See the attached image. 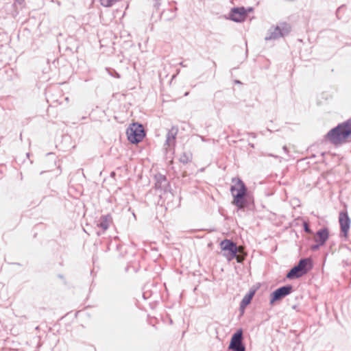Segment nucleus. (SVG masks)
Returning <instances> with one entry per match:
<instances>
[{"label": "nucleus", "mask_w": 351, "mask_h": 351, "mask_svg": "<svg viewBox=\"0 0 351 351\" xmlns=\"http://www.w3.org/2000/svg\"><path fill=\"white\" fill-rule=\"evenodd\" d=\"M326 138L332 144L337 145L351 140V119L338 124L326 135Z\"/></svg>", "instance_id": "1"}, {"label": "nucleus", "mask_w": 351, "mask_h": 351, "mask_svg": "<svg viewBox=\"0 0 351 351\" xmlns=\"http://www.w3.org/2000/svg\"><path fill=\"white\" fill-rule=\"evenodd\" d=\"M234 185L231 186L230 192L233 196L232 204L238 209H244L249 203L247 188L240 178H234Z\"/></svg>", "instance_id": "2"}, {"label": "nucleus", "mask_w": 351, "mask_h": 351, "mask_svg": "<svg viewBox=\"0 0 351 351\" xmlns=\"http://www.w3.org/2000/svg\"><path fill=\"white\" fill-rule=\"evenodd\" d=\"M291 31V27L287 23H280L276 27H271L265 38V40H276L287 35Z\"/></svg>", "instance_id": "3"}, {"label": "nucleus", "mask_w": 351, "mask_h": 351, "mask_svg": "<svg viewBox=\"0 0 351 351\" xmlns=\"http://www.w3.org/2000/svg\"><path fill=\"white\" fill-rule=\"evenodd\" d=\"M128 141L132 143L141 142L145 136V130L141 124L133 123L127 130Z\"/></svg>", "instance_id": "4"}, {"label": "nucleus", "mask_w": 351, "mask_h": 351, "mask_svg": "<svg viewBox=\"0 0 351 351\" xmlns=\"http://www.w3.org/2000/svg\"><path fill=\"white\" fill-rule=\"evenodd\" d=\"M293 290L291 285H287L276 289L270 294V304H274L276 301H280L285 297L289 295Z\"/></svg>", "instance_id": "5"}, {"label": "nucleus", "mask_w": 351, "mask_h": 351, "mask_svg": "<svg viewBox=\"0 0 351 351\" xmlns=\"http://www.w3.org/2000/svg\"><path fill=\"white\" fill-rule=\"evenodd\" d=\"M221 248L223 251L228 252L224 256L230 261L237 257V244L231 240L224 239L220 243Z\"/></svg>", "instance_id": "6"}, {"label": "nucleus", "mask_w": 351, "mask_h": 351, "mask_svg": "<svg viewBox=\"0 0 351 351\" xmlns=\"http://www.w3.org/2000/svg\"><path fill=\"white\" fill-rule=\"evenodd\" d=\"M230 19L234 22L243 21L247 16V10L244 7L233 8L230 12Z\"/></svg>", "instance_id": "7"}, {"label": "nucleus", "mask_w": 351, "mask_h": 351, "mask_svg": "<svg viewBox=\"0 0 351 351\" xmlns=\"http://www.w3.org/2000/svg\"><path fill=\"white\" fill-rule=\"evenodd\" d=\"M339 222L341 232L344 237H348V231L350 228L351 220L346 212H340L339 216Z\"/></svg>", "instance_id": "8"}, {"label": "nucleus", "mask_w": 351, "mask_h": 351, "mask_svg": "<svg viewBox=\"0 0 351 351\" xmlns=\"http://www.w3.org/2000/svg\"><path fill=\"white\" fill-rule=\"evenodd\" d=\"M155 189L156 190H160L166 192L167 191V188L169 186L166 176L158 173L155 176Z\"/></svg>", "instance_id": "9"}, {"label": "nucleus", "mask_w": 351, "mask_h": 351, "mask_svg": "<svg viewBox=\"0 0 351 351\" xmlns=\"http://www.w3.org/2000/svg\"><path fill=\"white\" fill-rule=\"evenodd\" d=\"M243 340V331L239 329L232 335L228 347L245 346Z\"/></svg>", "instance_id": "10"}, {"label": "nucleus", "mask_w": 351, "mask_h": 351, "mask_svg": "<svg viewBox=\"0 0 351 351\" xmlns=\"http://www.w3.org/2000/svg\"><path fill=\"white\" fill-rule=\"evenodd\" d=\"M112 222V217L110 214L102 215L100 217L97 222V226L102 229L104 233Z\"/></svg>", "instance_id": "11"}, {"label": "nucleus", "mask_w": 351, "mask_h": 351, "mask_svg": "<svg viewBox=\"0 0 351 351\" xmlns=\"http://www.w3.org/2000/svg\"><path fill=\"white\" fill-rule=\"evenodd\" d=\"M329 237V231L328 228H324L319 230L315 234V241L316 243H321V245H324Z\"/></svg>", "instance_id": "12"}, {"label": "nucleus", "mask_w": 351, "mask_h": 351, "mask_svg": "<svg viewBox=\"0 0 351 351\" xmlns=\"http://www.w3.org/2000/svg\"><path fill=\"white\" fill-rule=\"evenodd\" d=\"M297 265L302 271L304 272V275L306 274L313 267L311 259L308 258L300 259Z\"/></svg>", "instance_id": "13"}, {"label": "nucleus", "mask_w": 351, "mask_h": 351, "mask_svg": "<svg viewBox=\"0 0 351 351\" xmlns=\"http://www.w3.org/2000/svg\"><path fill=\"white\" fill-rule=\"evenodd\" d=\"M178 132V128L176 126H173L167 134L165 145L168 146L174 145Z\"/></svg>", "instance_id": "14"}, {"label": "nucleus", "mask_w": 351, "mask_h": 351, "mask_svg": "<svg viewBox=\"0 0 351 351\" xmlns=\"http://www.w3.org/2000/svg\"><path fill=\"white\" fill-rule=\"evenodd\" d=\"M304 275V272H302L298 265H296L289 270V271L287 274L286 277L288 279L293 280L299 278Z\"/></svg>", "instance_id": "15"}, {"label": "nucleus", "mask_w": 351, "mask_h": 351, "mask_svg": "<svg viewBox=\"0 0 351 351\" xmlns=\"http://www.w3.org/2000/svg\"><path fill=\"white\" fill-rule=\"evenodd\" d=\"M176 9L177 8H175L173 10L172 8L164 10L160 14V18L167 21L173 19L176 16L175 12Z\"/></svg>", "instance_id": "16"}, {"label": "nucleus", "mask_w": 351, "mask_h": 351, "mask_svg": "<svg viewBox=\"0 0 351 351\" xmlns=\"http://www.w3.org/2000/svg\"><path fill=\"white\" fill-rule=\"evenodd\" d=\"M254 294H255L254 290L250 291L243 298V299L240 303V309L241 311H244L245 307L251 302Z\"/></svg>", "instance_id": "17"}, {"label": "nucleus", "mask_w": 351, "mask_h": 351, "mask_svg": "<svg viewBox=\"0 0 351 351\" xmlns=\"http://www.w3.org/2000/svg\"><path fill=\"white\" fill-rule=\"evenodd\" d=\"M193 158L192 153L189 151L188 152H184L179 158V160L180 162L183 164H187L188 162H191Z\"/></svg>", "instance_id": "18"}, {"label": "nucleus", "mask_w": 351, "mask_h": 351, "mask_svg": "<svg viewBox=\"0 0 351 351\" xmlns=\"http://www.w3.org/2000/svg\"><path fill=\"white\" fill-rule=\"evenodd\" d=\"M117 1V0H100L101 5L106 8L112 6Z\"/></svg>", "instance_id": "19"}, {"label": "nucleus", "mask_w": 351, "mask_h": 351, "mask_svg": "<svg viewBox=\"0 0 351 351\" xmlns=\"http://www.w3.org/2000/svg\"><path fill=\"white\" fill-rule=\"evenodd\" d=\"M228 350L232 351H245V346L228 347Z\"/></svg>", "instance_id": "20"}, {"label": "nucleus", "mask_w": 351, "mask_h": 351, "mask_svg": "<svg viewBox=\"0 0 351 351\" xmlns=\"http://www.w3.org/2000/svg\"><path fill=\"white\" fill-rule=\"evenodd\" d=\"M322 245H321V243H317V244L315 245H313L311 246V250L313 251H316Z\"/></svg>", "instance_id": "21"}, {"label": "nucleus", "mask_w": 351, "mask_h": 351, "mask_svg": "<svg viewBox=\"0 0 351 351\" xmlns=\"http://www.w3.org/2000/svg\"><path fill=\"white\" fill-rule=\"evenodd\" d=\"M154 6L156 9H159L160 5V0H154Z\"/></svg>", "instance_id": "22"}, {"label": "nucleus", "mask_w": 351, "mask_h": 351, "mask_svg": "<svg viewBox=\"0 0 351 351\" xmlns=\"http://www.w3.org/2000/svg\"><path fill=\"white\" fill-rule=\"evenodd\" d=\"M304 230H305L306 232L310 233L311 232V229L309 228V227L306 224L304 225Z\"/></svg>", "instance_id": "23"}, {"label": "nucleus", "mask_w": 351, "mask_h": 351, "mask_svg": "<svg viewBox=\"0 0 351 351\" xmlns=\"http://www.w3.org/2000/svg\"><path fill=\"white\" fill-rule=\"evenodd\" d=\"M24 0H15L16 3H18L19 4L21 5L23 3Z\"/></svg>", "instance_id": "24"}, {"label": "nucleus", "mask_w": 351, "mask_h": 351, "mask_svg": "<svg viewBox=\"0 0 351 351\" xmlns=\"http://www.w3.org/2000/svg\"><path fill=\"white\" fill-rule=\"evenodd\" d=\"M246 10H247V12H252L253 10V8H248Z\"/></svg>", "instance_id": "25"}, {"label": "nucleus", "mask_w": 351, "mask_h": 351, "mask_svg": "<svg viewBox=\"0 0 351 351\" xmlns=\"http://www.w3.org/2000/svg\"><path fill=\"white\" fill-rule=\"evenodd\" d=\"M180 66H182V67H186V64H184L183 62H181L180 63Z\"/></svg>", "instance_id": "26"}, {"label": "nucleus", "mask_w": 351, "mask_h": 351, "mask_svg": "<svg viewBox=\"0 0 351 351\" xmlns=\"http://www.w3.org/2000/svg\"><path fill=\"white\" fill-rule=\"evenodd\" d=\"M283 149H284V151H285V152H287V147L286 146H284V147H283Z\"/></svg>", "instance_id": "27"}, {"label": "nucleus", "mask_w": 351, "mask_h": 351, "mask_svg": "<svg viewBox=\"0 0 351 351\" xmlns=\"http://www.w3.org/2000/svg\"><path fill=\"white\" fill-rule=\"evenodd\" d=\"M236 84H241V82L239 80H235Z\"/></svg>", "instance_id": "28"}, {"label": "nucleus", "mask_w": 351, "mask_h": 351, "mask_svg": "<svg viewBox=\"0 0 351 351\" xmlns=\"http://www.w3.org/2000/svg\"><path fill=\"white\" fill-rule=\"evenodd\" d=\"M270 156H273V157H274V158H278V156H274V155H272V154H271Z\"/></svg>", "instance_id": "29"}, {"label": "nucleus", "mask_w": 351, "mask_h": 351, "mask_svg": "<svg viewBox=\"0 0 351 351\" xmlns=\"http://www.w3.org/2000/svg\"><path fill=\"white\" fill-rule=\"evenodd\" d=\"M97 234L98 236H99V235H101V233L100 232H97Z\"/></svg>", "instance_id": "30"}, {"label": "nucleus", "mask_w": 351, "mask_h": 351, "mask_svg": "<svg viewBox=\"0 0 351 351\" xmlns=\"http://www.w3.org/2000/svg\"><path fill=\"white\" fill-rule=\"evenodd\" d=\"M189 95V93H188V92L185 93V94H184V95H185V96H186V95Z\"/></svg>", "instance_id": "31"}, {"label": "nucleus", "mask_w": 351, "mask_h": 351, "mask_svg": "<svg viewBox=\"0 0 351 351\" xmlns=\"http://www.w3.org/2000/svg\"><path fill=\"white\" fill-rule=\"evenodd\" d=\"M65 99H66V101H69V98H68V97H66V98H65Z\"/></svg>", "instance_id": "32"}, {"label": "nucleus", "mask_w": 351, "mask_h": 351, "mask_svg": "<svg viewBox=\"0 0 351 351\" xmlns=\"http://www.w3.org/2000/svg\"><path fill=\"white\" fill-rule=\"evenodd\" d=\"M45 172V171H41V172H40V174H43V173H44Z\"/></svg>", "instance_id": "33"}]
</instances>
